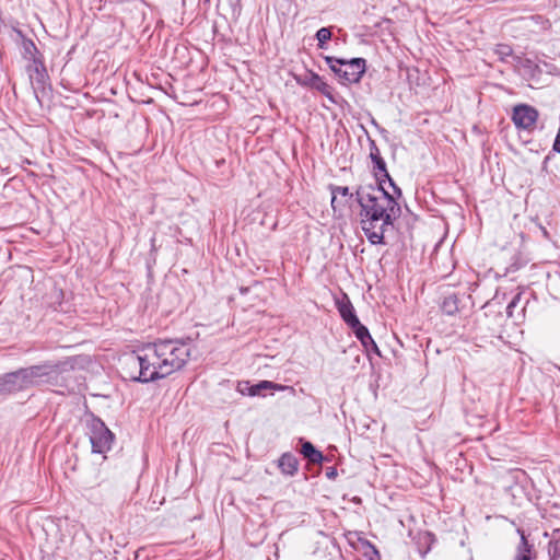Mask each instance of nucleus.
<instances>
[{
    "label": "nucleus",
    "instance_id": "nucleus-1",
    "mask_svg": "<svg viewBox=\"0 0 560 560\" xmlns=\"http://www.w3.org/2000/svg\"><path fill=\"white\" fill-rule=\"evenodd\" d=\"M354 195L361 208V228L369 242L385 244V232L401 215L399 202L385 189L384 179L377 173L375 185H360Z\"/></svg>",
    "mask_w": 560,
    "mask_h": 560
},
{
    "label": "nucleus",
    "instance_id": "nucleus-2",
    "mask_svg": "<svg viewBox=\"0 0 560 560\" xmlns=\"http://www.w3.org/2000/svg\"><path fill=\"white\" fill-rule=\"evenodd\" d=\"M124 370L130 368L135 371L124 375L133 382L149 383L167 376L164 372L163 357L160 353L158 342L148 343L136 354H129L124 359Z\"/></svg>",
    "mask_w": 560,
    "mask_h": 560
},
{
    "label": "nucleus",
    "instance_id": "nucleus-3",
    "mask_svg": "<svg viewBox=\"0 0 560 560\" xmlns=\"http://www.w3.org/2000/svg\"><path fill=\"white\" fill-rule=\"evenodd\" d=\"M26 388L48 384L60 387L56 393L66 395L73 392L70 387L68 376L63 374L60 364L44 363L20 369Z\"/></svg>",
    "mask_w": 560,
    "mask_h": 560
},
{
    "label": "nucleus",
    "instance_id": "nucleus-4",
    "mask_svg": "<svg viewBox=\"0 0 560 560\" xmlns=\"http://www.w3.org/2000/svg\"><path fill=\"white\" fill-rule=\"evenodd\" d=\"M156 342L167 376L185 366L191 354L188 342L179 339H159Z\"/></svg>",
    "mask_w": 560,
    "mask_h": 560
},
{
    "label": "nucleus",
    "instance_id": "nucleus-5",
    "mask_svg": "<svg viewBox=\"0 0 560 560\" xmlns=\"http://www.w3.org/2000/svg\"><path fill=\"white\" fill-rule=\"evenodd\" d=\"M86 434L89 436L92 453H105V423L102 419L91 416L86 420Z\"/></svg>",
    "mask_w": 560,
    "mask_h": 560
},
{
    "label": "nucleus",
    "instance_id": "nucleus-6",
    "mask_svg": "<svg viewBox=\"0 0 560 560\" xmlns=\"http://www.w3.org/2000/svg\"><path fill=\"white\" fill-rule=\"evenodd\" d=\"M538 110L527 104H518L514 106L512 113V121L517 129L532 130L538 119Z\"/></svg>",
    "mask_w": 560,
    "mask_h": 560
},
{
    "label": "nucleus",
    "instance_id": "nucleus-7",
    "mask_svg": "<svg viewBox=\"0 0 560 560\" xmlns=\"http://www.w3.org/2000/svg\"><path fill=\"white\" fill-rule=\"evenodd\" d=\"M341 83L353 84L359 83L366 70V60L364 58L343 59Z\"/></svg>",
    "mask_w": 560,
    "mask_h": 560
},
{
    "label": "nucleus",
    "instance_id": "nucleus-8",
    "mask_svg": "<svg viewBox=\"0 0 560 560\" xmlns=\"http://www.w3.org/2000/svg\"><path fill=\"white\" fill-rule=\"evenodd\" d=\"M24 389L27 388L20 369L0 376V396H8Z\"/></svg>",
    "mask_w": 560,
    "mask_h": 560
},
{
    "label": "nucleus",
    "instance_id": "nucleus-9",
    "mask_svg": "<svg viewBox=\"0 0 560 560\" xmlns=\"http://www.w3.org/2000/svg\"><path fill=\"white\" fill-rule=\"evenodd\" d=\"M336 307L343 319V322L349 326L352 323H357L359 319L354 307L347 294H342L340 299H336Z\"/></svg>",
    "mask_w": 560,
    "mask_h": 560
},
{
    "label": "nucleus",
    "instance_id": "nucleus-10",
    "mask_svg": "<svg viewBox=\"0 0 560 560\" xmlns=\"http://www.w3.org/2000/svg\"><path fill=\"white\" fill-rule=\"evenodd\" d=\"M369 148H370V158L374 164L375 175L378 174L380 177H388V172L386 168V162L381 155V151L376 145L375 140L369 138Z\"/></svg>",
    "mask_w": 560,
    "mask_h": 560
},
{
    "label": "nucleus",
    "instance_id": "nucleus-11",
    "mask_svg": "<svg viewBox=\"0 0 560 560\" xmlns=\"http://www.w3.org/2000/svg\"><path fill=\"white\" fill-rule=\"evenodd\" d=\"M278 467L285 476L293 477L299 470V459L292 453H283L278 459Z\"/></svg>",
    "mask_w": 560,
    "mask_h": 560
},
{
    "label": "nucleus",
    "instance_id": "nucleus-12",
    "mask_svg": "<svg viewBox=\"0 0 560 560\" xmlns=\"http://www.w3.org/2000/svg\"><path fill=\"white\" fill-rule=\"evenodd\" d=\"M302 441L301 454L310 464H322L325 459L323 453L318 451L310 441Z\"/></svg>",
    "mask_w": 560,
    "mask_h": 560
},
{
    "label": "nucleus",
    "instance_id": "nucleus-13",
    "mask_svg": "<svg viewBox=\"0 0 560 560\" xmlns=\"http://www.w3.org/2000/svg\"><path fill=\"white\" fill-rule=\"evenodd\" d=\"M349 327L352 329V331L354 332L358 340H360L362 346L366 350H369V343H372V336L370 335L369 329L364 325H362L359 319L357 320L355 324L352 323L351 325H349Z\"/></svg>",
    "mask_w": 560,
    "mask_h": 560
},
{
    "label": "nucleus",
    "instance_id": "nucleus-14",
    "mask_svg": "<svg viewBox=\"0 0 560 560\" xmlns=\"http://www.w3.org/2000/svg\"><path fill=\"white\" fill-rule=\"evenodd\" d=\"M548 556L550 560L560 559V528L553 529L548 542Z\"/></svg>",
    "mask_w": 560,
    "mask_h": 560
},
{
    "label": "nucleus",
    "instance_id": "nucleus-15",
    "mask_svg": "<svg viewBox=\"0 0 560 560\" xmlns=\"http://www.w3.org/2000/svg\"><path fill=\"white\" fill-rule=\"evenodd\" d=\"M459 299L456 294L446 295L441 304V310L446 315H454L459 310Z\"/></svg>",
    "mask_w": 560,
    "mask_h": 560
},
{
    "label": "nucleus",
    "instance_id": "nucleus-16",
    "mask_svg": "<svg viewBox=\"0 0 560 560\" xmlns=\"http://www.w3.org/2000/svg\"><path fill=\"white\" fill-rule=\"evenodd\" d=\"M282 390L284 389L283 385L273 383L271 381H260L257 384H254L250 390V396H258L261 394L262 390Z\"/></svg>",
    "mask_w": 560,
    "mask_h": 560
},
{
    "label": "nucleus",
    "instance_id": "nucleus-17",
    "mask_svg": "<svg viewBox=\"0 0 560 560\" xmlns=\"http://www.w3.org/2000/svg\"><path fill=\"white\" fill-rule=\"evenodd\" d=\"M315 72L312 70H306L304 74H295L294 80L295 82L305 88H311L314 82Z\"/></svg>",
    "mask_w": 560,
    "mask_h": 560
},
{
    "label": "nucleus",
    "instance_id": "nucleus-18",
    "mask_svg": "<svg viewBox=\"0 0 560 560\" xmlns=\"http://www.w3.org/2000/svg\"><path fill=\"white\" fill-rule=\"evenodd\" d=\"M330 190H331V195H332V198H331V206L334 209H336V203H337V196H342V197H352L353 194H351L349 191V188L346 187V186H330Z\"/></svg>",
    "mask_w": 560,
    "mask_h": 560
},
{
    "label": "nucleus",
    "instance_id": "nucleus-19",
    "mask_svg": "<svg viewBox=\"0 0 560 560\" xmlns=\"http://www.w3.org/2000/svg\"><path fill=\"white\" fill-rule=\"evenodd\" d=\"M331 30L329 27H322L316 32L317 46L319 49H324L325 45L331 38Z\"/></svg>",
    "mask_w": 560,
    "mask_h": 560
},
{
    "label": "nucleus",
    "instance_id": "nucleus-20",
    "mask_svg": "<svg viewBox=\"0 0 560 560\" xmlns=\"http://www.w3.org/2000/svg\"><path fill=\"white\" fill-rule=\"evenodd\" d=\"M316 91L325 95L331 104H338L337 95L334 93V89L325 81L318 85Z\"/></svg>",
    "mask_w": 560,
    "mask_h": 560
},
{
    "label": "nucleus",
    "instance_id": "nucleus-21",
    "mask_svg": "<svg viewBox=\"0 0 560 560\" xmlns=\"http://www.w3.org/2000/svg\"><path fill=\"white\" fill-rule=\"evenodd\" d=\"M518 533L521 534V542L517 547V553L524 552V555H530L533 545H530L523 530L518 529Z\"/></svg>",
    "mask_w": 560,
    "mask_h": 560
},
{
    "label": "nucleus",
    "instance_id": "nucleus-22",
    "mask_svg": "<svg viewBox=\"0 0 560 560\" xmlns=\"http://www.w3.org/2000/svg\"><path fill=\"white\" fill-rule=\"evenodd\" d=\"M513 52L511 46L505 44H499L495 48V54L499 56L500 60L504 61L506 57H510Z\"/></svg>",
    "mask_w": 560,
    "mask_h": 560
},
{
    "label": "nucleus",
    "instance_id": "nucleus-23",
    "mask_svg": "<svg viewBox=\"0 0 560 560\" xmlns=\"http://www.w3.org/2000/svg\"><path fill=\"white\" fill-rule=\"evenodd\" d=\"M384 184L388 182L389 186L393 188V196L395 197L396 201L402 196L401 189L395 184L390 175L388 174V177H383Z\"/></svg>",
    "mask_w": 560,
    "mask_h": 560
},
{
    "label": "nucleus",
    "instance_id": "nucleus-24",
    "mask_svg": "<svg viewBox=\"0 0 560 560\" xmlns=\"http://www.w3.org/2000/svg\"><path fill=\"white\" fill-rule=\"evenodd\" d=\"M253 385L247 381L237 382L236 390L241 395H248L250 396Z\"/></svg>",
    "mask_w": 560,
    "mask_h": 560
},
{
    "label": "nucleus",
    "instance_id": "nucleus-25",
    "mask_svg": "<svg viewBox=\"0 0 560 560\" xmlns=\"http://www.w3.org/2000/svg\"><path fill=\"white\" fill-rule=\"evenodd\" d=\"M23 49H24L25 55H28L31 57H33L34 54L37 52V48L32 39L23 40Z\"/></svg>",
    "mask_w": 560,
    "mask_h": 560
},
{
    "label": "nucleus",
    "instance_id": "nucleus-26",
    "mask_svg": "<svg viewBox=\"0 0 560 560\" xmlns=\"http://www.w3.org/2000/svg\"><path fill=\"white\" fill-rule=\"evenodd\" d=\"M521 301V294H516L513 296V299L509 302L508 306H506V315L509 317H512L513 316V311L514 308L518 305Z\"/></svg>",
    "mask_w": 560,
    "mask_h": 560
},
{
    "label": "nucleus",
    "instance_id": "nucleus-27",
    "mask_svg": "<svg viewBox=\"0 0 560 560\" xmlns=\"http://www.w3.org/2000/svg\"><path fill=\"white\" fill-rule=\"evenodd\" d=\"M34 66H35V72L37 74L38 81H43L45 78V74H46L44 65L42 62H37L36 60H34Z\"/></svg>",
    "mask_w": 560,
    "mask_h": 560
},
{
    "label": "nucleus",
    "instance_id": "nucleus-28",
    "mask_svg": "<svg viewBox=\"0 0 560 560\" xmlns=\"http://www.w3.org/2000/svg\"><path fill=\"white\" fill-rule=\"evenodd\" d=\"M342 58H337V57H332V56H326L325 57V61L326 63L328 65L329 69L331 68V65L332 66H336V63H339L342 62Z\"/></svg>",
    "mask_w": 560,
    "mask_h": 560
},
{
    "label": "nucleus",
    "instance_id": "nucleus-29",
    "mask_svg": "<svg viewBox=\"0 0 560 560\" xmlns=\"http://www.w3.org/2000/svg\"><path fill=\"white\" fill-rule=\"evenodd\" d=\"M330 70L341 80L342 74V66L339 63H336V66L331 65Z\"/></svg>",
    "mask_w": 560,
    "mask_h": 560
},
{
    "label": "nucleus",
    "instance_id": "nucleus-30",
    "mask_svg": "<svg viewBox=\"0 0 560 560\" xmlns=\"http://www.w3.org/2000/svg\"><path fill=\"white\" fill-rule=\"evenodd\" d=\"M324 82L323 78L318 74H315L314 82L311 86V89L317 90L318 85H320Z\"/></svg>",
    "mask_w": 560,
    "mask_h": 560
},
{
    "label": "nucleus",
    "instance_id": "nucleus-31",
    "mask_svg": "<svg viewBox=\"0 0 560 560\" xmlns=\"http://www.w3.org/2000/svg\"><path fill=\"white\" fill-rule=\"evenodd\" d=\"M115 440V434L107 428V452L110 450V444Z\"/></svg>",
    "mask_w": 560,
    "mask_h": 560
},
{
    "label": "nucleus",
    "instance_id": "nucleus-32",
    "mask_svg": "<svg viewBox=\"0 0 560 560\" xmlns=\"http://www.w3.org/2000/svg\"><path fill=\"white\" fill-rule=\"evenodd\" d=\"M337 476V469L335 467H329L326 471V477L328 479H335Z\"/></svg>",
    "mask_w": 560,
    "mask_h": 560
},
{
    "label": "nucleus",
    "instance_id": "nucleus-33",
    "mask_svg": "<svg viewBox=\"0 0 560 560\" xmlns=\"http://www.w3.org/2000/svg\"><path fill=\"white\" fill-rule=\"evenodd\" d=\"M368 351H373L377 355H381L380 349H378V347H377V345H376V342L374 341L373 338H372V343H369V350Z\"/></svg>",
    "mask_w": 560,
    "mask_h": 560
},
{
    "label": "nucleus",
    "instance_id": "nucleus-34",
    "mask_svg": "<svg viewBox=\"0 0 560 560\" xmlns=\"http://www.w3.org/2000/svg\"><path fill=\"white\" fill-rule=\"evenodd\" d=\"M515 560H530V555H524V552L516 553Z\"/></svg>",
    "mask_w": 560,
    "mask_h": 560
}]
</instances>
